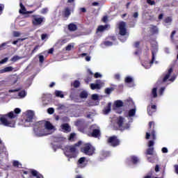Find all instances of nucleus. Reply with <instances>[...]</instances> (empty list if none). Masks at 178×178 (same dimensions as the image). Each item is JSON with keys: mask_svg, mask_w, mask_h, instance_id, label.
<instances>
[{"mask_svg": "<svg viewBox=\"0 0 178 178\" xmlns=\"http://www.w3.org/2000/svg\"><path fill=\"white\" fill-rule=\"evenodd\" d=\"M104 45H105L106 47H112V45H113V42L110 41H105L104 42Z\"/></svg>", "mask_w": 178, "mask_h": 178, "instance_id": "obj_40", "label": "nucleus"}, {"mask_svg": "<svg viewBox=\"0 0 178 178\" xmlns=\"http://www.w3.org/2000/svg\"><path fill=\"white\" fill-rule=\"evenodd\" d=\"M54 94L56 97H57V98H65V95H63V92L60 90H55Z\"/></svg>", "mask_w": 178, "mask_h": 178, "instance_id": "obj_23", "label": "nucleus"}, {"mask_svg": "<svg viewBox=\"0 0 178 178\" xmlns=\"http://www.w3.org/2000/svg\"><path fill=\"white\" fill-rule=\"evenodd\" d=\"M126 22L121 21L118 24L119 34L120 35L124 36L127 34V29Z\"/></svg>", "mask_w": 178, "mask_h": 178, "instance_id": "obj_6", "label": "nucleus"}, {"mask_svg": "<svg viewBox=\"0 0 178 178\" xmlns=\"http://www.w3.org/2000/svg\"><path fill=\"white\" fill-rule=\"evenodd\" d=\"M109 27V25L106 24V25H99L97 29V33H102V31H105L106 29Z\"/></svg>", "mask_w": 178, "mask_h": 178, "instance_id": "obj_18", "label": "nucleus"}, {"mask_svg": "<svg viewBox=\"0 0 178 178\" xmlns=\"http://www.w3.org/2000/svg\"><path fill=\"white\" fill-rule=\"evenodd\" d=\"M128 115L129 118H132V116H134L136 115V108H132L129 111Z\"/></svg>", "mask_w": 178, "mask_h": 178, "instance_id": "obj_28", "label": "nucleus"}, {"mask_svg": "<svg viewBox=\"0 0 178 178\" xmlns=\"http://www.w3.org/2000/svg\"><path fill=\"white\" fill-rule=\"evenodd\" d=\"M112 91H113V88H107L105 89V94L109 95Z\"/></svg>", "mask_w": 178, "mask_h": 178, "instance_id": "obj_37", "label": "nucleus"}, {"mask_svg": "<svg viewBox=\"0 0 178 178\" xmlns=\"http://www.w3.org/2000/svg\"><path fill=\"white\" fill-rule=\"evenodd\" d=\"M34 12H35V10L26 11V12H23L22 11V10H19V13H22V15H31V13H34Z\"/></svg>", "mask_w": 178, "mask_h": 178, "instance_id": "obj_39", "label": "nucleus"}, {"mask_svg": "<svg viewBox=\"0 0 178 178\" xmlns=\"http://www.w3.org/2000/svg\"><path fill=\"white\" fill-rule=\"evenodd\" d=\"M150 31L152 33V34H158V27L152 26V27L150 29Z\"/></svg>", "mask_w": 178, "mask_h": 178, "instance_id": "obj_30", "label": "nucleus"}, {"mask_svg": "<svg viewBox=\"0 0 178 178\" xmlns=\"http://www.w3.org/2000/svg\"><path fill=\"white\" fill-rule=\"evenodd\" d=\"M90 137H93V138H99L101 137V129L99 127L95 124H92L90 127Z\"/></svg>", "mask_w": 178, "mask_h": 178, "instance_id": "obj_4", "label": "nucleus"}, {"mask_svg": "<svg viewBox=\"0 0 178 178\" xmlns=\"http://www.w3.org/2000/svg\"><path fill=\"white\" fill-rule=\"evenodd\" d=\"M147 113L149 116H152L155 112H156V105L153 104V105H149L147 106Z\"/></svg>", "mask_w": 178, "mask_h": 178, "instance_id": "obj_13", "label": "nucleus"}, {"mask_svg": "<svg viewBox=\"0 0 178 178\" xmlns=\"http://www.w3.org/2000/svg\"><path fill=\"white\" fill-rule=\"evenodd\" d=\"M61 129L64 130L65 133H70V131H72V128H70V126L67 123L63 124Z\"/></svg>", "mask_w": 178, "mask_h": 178, "instance_id": "obj_15", "label": "nucleus"}, {"mask_svg": "<svg viewBox=\"0 0 178 178\" xmlns=\"http://www.w3.org/2000/svg\"><path fill=\"white\" fill-rule=\"evenodd\" d=\"M79 97L80 98H87V97H88V93L86 91H82L81 92Z\"/></svg>", "mask_w": 178, "mask_h": 178, "instance_id": "obj_33", "label": "nucleus"}, {"mask_svg": "<svg viewBox=\"0 0 178 178\" xmlns=\"http://www.w3.org/2000/svg\"><path fill=\"white\" fill-rule=\"evenodd\" d=\"M20 59H22V57H19V56H14L10 59V61L15 63V62H17V60H20Z\"/></svg>", "mask_w": 178, "mask_h": 178, "instance_id": "obj_32", "label": "nucleus"}, {"mask_svg": "<svg viewBox=\"0 0 178 178\" xmlns=\"http://www.w3.org/2000/svg\"><path fill=\"white\" fill-rule=\"evenodd\" d=\"M33 119H34V112L29 110L26 112V118L25 120V123H31V122H33Z\"/></svg>", "mask_w": 178, "mask_h": 178, "instance_id": "obj_10", "label": "nucleus"}, {"mask_svg": "<svg viewBox=\"0 0 178 178\" xmlns=\"http://www.w3.org/2000/svg\"><path fill=\"white\" fill-rule=\"evenodd\" d=\"M154 140H149L148 143V147H149V148H152L154 147Z\"/></svg>", "mask_w": 178, "mask_h": 178, "instance_id": "obj_53", "label": "nucleus"}, {"mask_svg": "<svg viewBox=\"0 0 178 178\" xmlns=\"http://www.w3.org/2000/svg\"><path fill=\"white\" fill-rule=\"evenodd\" d=\"M164 92H165V87L160 88L159 90V95H163Z\"/></svg>", "mask_w": 178, "mask_h": 178, "instance_id": "obj_49", "label": "nucleus"}, {"mask_svg": "<svg viewBox=\"0 0 178 178\" xmlns=\"http://www.w3.org/2000/svg\"><path fill=\"white\" fill-rule=\"evenodd\" d=\"M147 3H148L149 5L153 6V5H155V1L147 0Z\"/></svg>", "mask_w": 178, "mask_h": 178, "instance_id": "obj_51", "label": "nucleus"}, {"mask_svg": "<svg viewBox=\"0 0 178 178\" xmlns=\"http://www.w3.org/2000/svg\"><path fill=\"white\" fill-rule=\"evenodd\" d=\"M31 173L32 176H33V177H36V178L42 177V175L41 174H40L39 172L35 170H31Z\"/></svg>", "mask_w": 178, "mask_h": 178, "instance_id": "obj_21", "label": "nucleus"}, {"mask_svg": "<svg viewBox=\"0 0 178 178\" xmlns=\"http://www.w3.org/2000/svg\"><path fill=\"white\" fill-rule=\"evenodd\" d=\"M72 48H73V46H72V44H68L66 47L65 49L67 51H72Z\"/></svg>", "mask_w": 178, "mask_h": 178, "instance_id": "obj_58", "label": "nucleus"}, {"mask_svg": "<svg viewBox=\"0 0 178 178\" xmlns=\"http://www.w3.org/2000/svg\"><path fill=\"white\" fill-rule=\"evenodd\" d=\"M154 147H149L145 152V155H154Z\"/></svg>", "mask_w": 178, "mask_h": 178, "instance_id": "obj_26", "label": "nucleus"}, {"mask_svg": "<svg viewBox=\"0 0 178 178\" xmlns=\"http://www.w3.org/2000/svg\"><path fill=\"white\" fill-rule=\"evenodd\" d=\"M102 22H103L104 23H106V22H108V17H107V16L103 17V18H102Z\"/></svg>", "mask_w": 178, "mask_h": 178, "instance_id": "obj_63", "label": "nucleus"}, {"mask_svg": "<svg viewBox=\"0 0 178 178\" xmlns=\"http://www.w3.org/2000/svg\"><path fill=\"white\" fill-rule=\"evenodd\" d=\"M33 17L32 20L33 26H40V24H42L44 22V17H36L35 15H34Z\"/></svg>", "mask_w": 178, "mask_h": 178, "instance_id": "obj_12", "label": "nucleus"}, {"mask_svg": "<svg viewBox=\"0 0 178 178\" xmlns=\"http://www.w3.org/2000/svg\"><path fill=\"white\" fill-rule=\"evenodd\" d=\"M161 151H162L163 154H168V150L167 147H163L161 149Z\"/></svg>", "mask_w": 178, "mask_h": 178, "instance_id": "obj_59", "label": "nucleus"}, {"mask_svg": "<svg viewBox=\"0 0 178 178\" xmlns=\"http://www.w3.org/2000/svg\"><path fill=\"white\" fill-rule=\"evenodd\" d=\"M115 108H122L123 106V102L122 100H116L114 102Z\"/></svg>", "mask_w": 178, "mask_h": 178, "instance_id": "obj_25", "label": "nucleus"}, {"mask_svg": "<svg viewBox=\"0 0 178 178\" xmlns=\"http://www.w3.org/2000/svg\"><path fill=\"white\" fill-rule=\"evenodd\" d=\"M38 124L42 127V130H44V127H45L47 130H52V129H54V126L49 121H39Z\"/></svg>", "mask_w": 178, "mask_h": 178, "instance_id": "obj_7", "label": "nucleus"}, {"mask_svg": "<svg viewBox=\"0 0 178 178\" xmlns=\"http://www.w3.org/2000/svg\"><path fill=\"white\" fill-rule=\"evenodd\" d=\"M22 112V110L20 108H17L14 110V111H10L8 113L4 115V117L0 118V122H1V124L3 126H6L7 127H15V124H16V121L12 120L15 119V118H17V115ZM8 118V120L6 119Z\"/></svg>", "mask_w": 178, "mask_h": 178, "instance_id": "obj_1", "label": "nucleus"}, {"mask_svg": "<svg viewBox=\"0 0 178 178\" xmlns=\"http://www.w3.org/2000/svg\"><path fill=\"white\" fill-rule=\"evenodd\" d=\"M84 162H86V157H81L79 160H78V163H84Z\"/></svg>", "mask_w": 178, "mask_h": 178, "instance_id": "obj_44", "label": "nucleus"}, {"mask_svg": "<svg viewBox=\"0 0 178 178\" xmlns=\"http://www.w3.org/2000/svg\"><path fill=\"white\" fill-rule=\"evenodd\" d=\"M125 83H133V78L127 76L125 78Z\"/></svg>", "mask_w": 178, "mask_h": 178, "instance_id": "obj_43", "label": "nucleus"}, {"mask_svg": "<svg viewBox=\"0 0 178 178\" xmlns=\"http://www.w3.org/2000/svg\"><path fill=\"white\" fill-rule=\"evenodd\" d=\"M115 80H120V74H115L114 76Z\"/></svg>", "mask_w": 178, "mask_h": 178, "instance_id": "obj_62", "label": "nucleus"}, {"mask_svg": "<svg viewBox=\"0 0 178 178\" xmlns=\"http://www.w3.org/2000/svg\"><path fill=\"white\" fill-rule=\"evenodd\" d=\"M112 108V103H108L107 106L104 108L103 113L104 115H108L111 112Z\"/></svg>", "mask_w": 178, "mask_h": 178, "instance_id": "obj_16", "label": "nucleus"}, {"mask_svg": "<svg viewBox=\"0 0 178 178\" xmlns=\"http://www.w3.org/2000/svg\"><path fill=\"white\" fill-rule=\"evenodd\" d=\"M8 57L4 58L0 61V65H3V63H6V61L8 60Z\"/></svg>", "mask_w": 178, "mask_h": 178, "instance_id": "obj_54", "label": "nucleus"}, {"mask_svg": "<svg viewBox=\"0 0 178 178\" xmlns=\"http://www.w3.org/2000/svg\"><path fill=\"white\" fill-rule=\"evenodd\" d=\"M81 151L82 152V154H84V155L92 156V155L95 154V147L90 143H85L81 148Z\"/></svg>", "mask_w": 178, "mask_h": 178, "instance_id": "obj_3", "label": "nucleus"}, {"mask_svg": "<svg viewBox=\"0 0 178 178\" xmlns=\"http://www.w3.org/2000/svg\"><path fill=\"white\" fill-rule=\"evenodd\" d=\"M83 144L81 140L78 141L74 145H67L65 147L64 154L67 158H77V147H80Z\"/></svg>", "mask_w": 178, "mask_h": 178, "instance_id": "obj_2", "label": "nucleus"}, {"mask_svg": "<svg viewBox=\"0 0 178 178\" xmlns=\"http://www.w3.org/2000/svg\"><path fill=\"white\" fill-rule=\"evenodd\" d=\"M40 48V45H36L34 49L32 50L31 55H33V54H35L37 51H38V49Z\"/></svg>", "mask_w": 178, "mask_h": 178, "instance_id": "obj_41", "label": "nucleus"}, {"mask_svg": "<svg viewBox=\"0 0 178 178\" xmlns=\"http://www.w3.org/2000/svg\"><path fill=\"white\" fill-rule=\"evenodd\" d=\"M20 90H22V88H18L17 89H14V90H9L8 92H19V91H20Z\"/></svg>", "mask_w": 178, "mask_h": 178, "instance_id": "obj_46", "label": "nucleus"}, {"mask_svg": "<svg viewBox=\"0 0 178 178\" xmlns=\"http://www.w3.org/2000/svg\"><path fill=\"white\" fill-rule=\"evenodd\" d=\"M107 144L111 145V147H115L120 145V140L118 138V136H112L107 139Z\"/></svg>", "mask_w": 178, "mask_h": 178, "instance_id": "obj_5", "label": "nucleus"}, {"mask_svg": "<svg viewBox=\"0 0 178 178\" xmlns=\"http://www.w3.org/2000/svg\"><path fill=\"white\" fill-rule=\"evenodd\" d=\"M155 156L156 158V154L154 156L147 157V161H149V162H150L151 163H154L155 161Z\"/></svg>", "mask_w": 178, "mask_h": 178, "instance_id": "obj_38", "label": "nucleus"}, {"mask_svg": "<svg viewBox=\"0 0 178 178\" xmlns=\"http://www.w3.org/2000/svg\"><path fill=\"white\" fill-rule=\"evenodd\" d=\"M48 13V8H42V10H41L42 15H45V13Z\"/></svg>", "mask_w": 178, "mask_h": 178, "instance_id": "obj_52", "label": "nucleus"}, {"mask_svg": "<svg viewBox=\"0 0 178 178\" xmlns=\"http://www.w3.org/2000/svg\"><path fill=\"white\" fill-rule=\"evenodd\" d=\"M86 123V121L83 119H79L74 122V125L78 127L79 130L80 131H83V127L84 126V124Z\"/></svg>", "mask_w": 178, "mask_h": 178, "instance_id": "obj_11", "label": "nucleus"}, {"mask_svg": "<svg viewBox=\"0 0 178 178\" xmlns=\"http://www.w3.org/2000/svg\"><path fill=\"white\" fill-rule=\"evenodd\" d=\"M19 6H20V8H21V10H22V12H26V7H24V5H23V3H19Z\"/></svg>", "mask_w": 178, "mask_h": 178, "instance_id": "obj_48", "label": "nucleus"}, {"mask_svg": "<svg viewBox=\"0 0 178 178\" xmlns=\"http://www.w3.org/2000/svg\"><path fill=\"white\" fill-rule=\"evenodd\" d=\"M174 168H175V173L178 175V165H175Z\"/></svg>", "mask_w": 178, "mask_h": 178, "instance_id": "obj_64", "label": "nucleus"}, {"mask_svg": "<svg viewBox=\"0 0 178 178\" xmlns=\"http://www.w3.org/2000/svg\"><path fill=\"white\" fill-rule=\"evenodd\" d=\"M131 160L132 163H134V165H136V163H138V158L136 156H132L131 157Z\"/></svg>", "mask_w": 178, "mask_h": 178, "instance_id": "obj_29", "label": "nucleus"}, {"mask_svg": "<svg viewBox=\"0 0 178 178\" xmlns=\"http://www.w3.org/2000/svg\"><path fill=\"white\" fill-rule=\"evenodd\" d=\"M140 44H141L140 41H136L134 44V48H136L138 49L135 51L134 53L135 55H138V53L141 52V48H140Z\"/></svg>", "mask_w": 178, "mask_h": 178, "instance_id": "obj_17", "label": "nucleus"}, {"mask_svg": "<svg viewBox=\"0 0 178 178\" xmlns=\"http://www.w3.org/2000/svg\"><path fill=\"white\" fill-rule=\"evenodd\" d=\"M152 60L149 62L150 65H152V63H154V60H155V53L154 52V51H152Z\"/></svg>", "mask_w": 178, "mask_h": 178, "instance_id": "obj_42", "label": "nucleus"}, {"mask_svg": "<svg viewBox=\"0 0 178 178\" xmlns=\"http://www.w3.org/2000/svg\"><path fill=\"white\" fill-rule=\"evenodd\" d=\"M98 95L97 94H94L92 95V99H93V101H98Z\"/></svg>", "mask_w": 178, "mask_h": 178, "instance_id": "obj_50", "label": "nucleus"}, {"mask_svg": "<svg viewBox=\"0 0 178 178\" xmlns=\"http://www.w3.org/2000/svg\"><path fill=\"white\" fill-rule=\"evenodd\" d=\"M172 72H173V68H170L168 70V73L163 78V83H166V81L169 80V77H170V75L172 74Z\"/></svg>", "mask_w": 178, "mask_h": 178, "instance_id": "obj_14", "label": "nucleus"}, {"mask_svg": "<svg viewBox=\"0 0 178 178\" xmlns=\"http://www.w3.org/2000/svg\"><path fill=\"white\" fill-rule=\"evenodd\" d=\"M54 112H55V109H54V108H49L47 109L49 115H53Z\"/></svg>", "mask_w": 178, "mask_h": 178, "instance_id": "obj_45", "label": "nucleus"}, {"mask_svg": "<svg viewBox=\"0 0 178 178\" xmlns=\"http://www.w3.org/2000/svg\"><path fill=\"white\" fill-rule=\"evenodd\" d=\"M74 137H76V134L74 133L70 134L69 137L70 141H73V140L74 139Z\"/></svg>", "mask_w": 178, "mask_h": 178, "instance_id": "obj_47", "label": "nucleus"}, {"mask_svg": "<svg viewBox=\"0 0 178 178\" xmlns=\"http://www.w3.org/2000/svg\"><path fill=\"white\" fill-rule=\"evenodd\" d=\"M13 166H14V168H22V165L18 161H14L13 162Z\"/></svg>", "mask_w": 178, "mask_h": 178, "instance_id": "obj_27", "label": "nucleus"}, {"mask_svg": "<svg viewBox=\"0 0 178 178\" xmlns=\"http://www.w3.org/2000/svg\"><path fill=\"white\" fill-rule=\"evenodd\" d=\"M71 14L72 13H70V8H69L68 7L65 8L63 12L64 17H69Z\"/></svg>", "mask_w": 178, "mask_h": 178, "instance_id": "obj_24", "label": "nucleus"}, {"mask_svg": "<svg viewBox=\"0 0 178 178\" xmlns=\"http://www.w3.org/2000/svg\"><path fill=\"white\" fill-rule=\"evenodd\" d=\"M99 77H102V75L98 72L95 74V79H99Z\"/></svg>", "mask_w": 178, "mask_h": 178, "instance_id": "obj_57", "label": "nucleus"}, {"mask_svg": "<svg viewBox=\"0 0 178 178\" xmlns=\"http://www.w3.org/2000/svg\"><path fill=\"white\" fill-rule=\"evenodd\" d=\"M124 120L125 119L122 116H119L117 118L116 124H118L119 129H120L121 130H126V129H127V127H123V124H124Z\"/></svg>", "mask_w": 178, "mask_h": 178, "instance_id": "obj_9", "label": "nucleus"}, {"mask_svg": "<svg viewBox=\"0 0 178 178\" xmlns=\"http://www.w3.org/2000/svg\"><path fill=\"white\" fill-rule=\"evenodd\" d=\"M90 88L91 90H101L102 85L100 83H91Z\"/></svg>", "mask_w": 178, "mask_h": 178, "instance_id": "obj_19", "label": "nucleus"}, {"mask_svg": "<svg viewBox=\"0 0 178 178\" xmlns=\"http://www.w3.org/2000/svg\"><path fill=\"white\" fill-rule=\"evenodd\" d=\"M18 95L20 98H24V97L27 95V93L26 92V90H22L18 93Z\"/></svg>", "mask_w": 178, "mask_h": 178, "instance_id": "obj_34", "label": "nucleus"}, {"mask_svg": "<svg viewBox=\"0 0 178 178\" xmlns=\"http://www.w3.org/2000/svg\"><path fill=\"white\" fill-rule=\"evenodd\" d=\"M157 88H154L152 90V95L153 97V98H156V97H158V93H157Z\"/></svg>", "mask_w": 178, "mask_h": 178, "instance_id": "obj_31", "label": "nucleus"}, {"mask_svg": "<svg viewBox=\"0 0 178 178\" xmlns=\"http://www.w3.org/2000/svg\"><path fill=\"white\" fill-rule=\"evenodd\" d=\"M4 8L5 6H3V4H0V15H2V12H3Z\"/></svg>", "mask_w": 178, "mask_h": 178, "instance_id": "obj_56", "label": "nucleus"}, {"mask_svg": "<svg viewBox=\"0 0 178 178\" xmlns=\"http://www.w3.org/2000/svg\"><path fill=\"white\" fill-rule=\"evenodd\" d=\"M173 22V19H172V17H167L164 19V23H172Z\"/></svg>", "mask_w": 178, "mask_h": 178, "instance_id": "obj_35", "label": "nucleus"}, {"mask_svg": "<svg viewBox=\"0 0 178 178\" xmlns=\"http://www.w3.org/2000/svg\"><path fill=\"white\" fill-rule=\"evenodd\" d=\"M68 30L70 31H76L77 30V25L71 23L68 25Z\"/></svg>", "mask_w": 178, "mask_h": 178, "instance_id": "obj_22", "label": "nucleus"}, {"mask_svg": "<svg viewBox=\"0 0 178 178\" xmlns=\"http://www.w3.org/2000/svg\"><path fill=\"white\" fill-rule=\"evenodd\" d=\"M13 70V67H6L2 70H0V74H2L3 73H8L9 72H12Z\"/></svg>", "mask_w": 178, "mask_h": 178, "instance_id": "obj_20", "label": "nucleus"}, {"mask_svg": "<svg viewBox=\"0 0 178 178\" xmlns=\"http://www.w3.org/2000/svg\"><path fill=\"white\" fill-rule=\"evenodd\" d=\"M155 122L151 121L149 122V133H151L153 140H156V135H155Z\"/></svg>", "mask_w": 178, "mask_h": 178, "instance_id": "obj_8", "label": "nucleus"}, {"mask_svg": "<svg viewBox=\"0 0 178 178\" xmlns=\"http://www.w3.org/2000/svg\"><path fill=\"white\" fill-rule=\"evenodd\" d=\"M13 36L14 37H20V33H19L18 31H14Z\"/></svg>", "mask_w": 178, "mask_h": 178, "instance_id": "obj_61", "label": "nucleus"}, {"mask_svg": "<svg viewBox=\"0 0 178 178\" xmlns=\"http://www.w3.org/2000/svg\"><path fill=\"white\" fill-rule=\"evenodd\" d=\"M73 87L74 88H79L80 87V81L75 80L73 83Z\"/></svg>", "mask_w": 178, "mask_h": 178, "instance_id": "obj_36", "label": "nucleus"}, {"mask_svg": "<svg viewBox=\"0 0 178 178\" xmlns=\"http://www.w3.org/2000/svg\"><path fill=\"white\" fill-rule=\"evenodd\" d=\"M39 62L40 63H44V56H39Z\"/></svg>", "mask_w": 178, "mask_h": 178, "instance_id": "obj_60", "label": "nucleus"}, {"mask_svg": "<svg viewBox=\"0 0 178 178\" xmlns=\"http://www.w3.org/2000/svg\"><path fill=\"white\" fill-rule=\"evenodd\" d=\"M91 80H92V78H91L90 76H88V77H86V78L85 79V82L86 83V84H88V83H89L90 81H91Z\"/></svg>", "mask_w": 178, "mask_h": 178, "instance_id": "obj_55", "label": "nucleus"}]
</instances>
